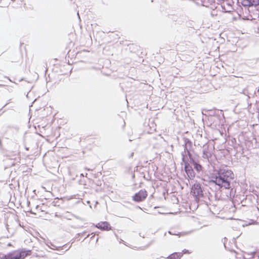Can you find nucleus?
Instances as JSON below:
<instances>
[{"label":"nucleus","mask_w":259,"mask_h":259,"mask_svg":"<svg viewBox=\"0 0 259 259\" xmlns=\"http://www.w3.org/2000/svg\"><path fill=\"white\" fill-rule=\"evenodd\" d=\"M216 172V174L211 175L209 177V183L214 184L220 188L230 189L231 181L234 178L232 170L228 168H221Z\"/></svg>","instance_id":"nucleus-1"},{"label":"nucleus","mask_w":259,"mask_h":259,"mask_svg":"<svg viewBox=\"0 0 259 259\" xmlns=\"http://www.w3.org/2000/svg\"><path fill=\"white\" fill-rule=\"evenodd\" d=\"M191 193L195 197L196 200L204 197L201 185L199 183H196L192 185Z\"/></svg>","instance_id":"nucleus-2"},{"label":"nucleus","mask_w":259,"mask_h":259,"mask_svg":"<svg viewBox=\"0 0 259 259\" xmlns=\"http://www.w3.org/2000/svg\"><path fill=\"white\" fill-rule=\"evenodd\" d=\"M27 255V253L24 251H14L7 254V259H22Z\"/></svg>","instance_id":"nucleus-3"},{"label":"nucleus","mask_w":259,"mask_h":259,"mask_svg":"<svg viewBox=\"0 0 259 259\" xmlns=\"http://www.w3.org/2000/svg\"><path fill=\"white\" fill-rule=\"evenodd\" d=\"M147 196V192L145 190H141L133 196V200L136 202H141Z\"/></svg>","instance_id":"nucleus-4"},{"label":"nucleus","mask_w":259,"mask_h":259,"mask_svg":"<svg viewBox=\"0 0 259 259\" xmlns=\"http://www.w3.org/2000/svg\"><path fill=\"white\" fill-rule=\"evenodd\" d=\"M189 162H186L184 164V169L187 175L190 179H193L195 176V173Z\"/></svg>","instance_id":"nucleus-5"},{"label":"nucleus","mask_w":259,"mask_h":259,"mask_svg":"<svg viewBox=\"0 0 259 259\" xmlns=\"http://www.w3.org/2000/svg\"><path fill=\"white\" fill-rule=\"evenodd\" d=\"M212 149L211 148H210L208 145H204L203 149L202 157L204 159H206L209 161V158L212 156Z\"/></svg>","instance_id":"nucleus-6"},{"label":"nucleus","mask_w":259,"mask_h":259,"mask_svg":"<svg viewBox=\"0 0 259 259\" xmlns=\"http://www.w3.org/2000/svg\"><path fill=\"white\" fill-rule=\"evenodd\" d=\"M95 227L102 231H109L111 229L110 224L106 221L101 222L96 224Z\"/></svg>","instance_id":"nucleus-7"},{"label":"nucleus","mask_w":259,"mask_h":259,"mask_svg":"<svg viewBox=\"0 0 259 259\" xmlns=\"http://www.w3.org/2000/svg\"><path fill=\"white\" fill-rule=\"evenodd\" d=\"M192 165H193L194 168L197 172L198 174H201L203 172V167L196 160L194 162H192L191 163Z\"/></svg>","instance_id":"nucleus-8"},{"label":"nucleus","mask_w":259,"mask_h":259,"mask_svg":"<svg viewBox=\"0 0 259 259\" xmlns=\"http://www.w3.org/2000/svg\"><path fill=\"white\" fill-rule=\"evenodd\" d=\"M183 256V253L182 252H174L168 255L167 258L168 259H180Z\"/></svg>","instance_id":"nucleus-9"},{"label":"nucleus","mask_w":259,"mask_h":259,"mask_svg":"<svg viewBox=\"0 0 259 259\" xmlns=\"http://www.w3.org/2000/svg\"><path fill=\"white\" fill-rule=\"evenodd\" d=\"M184 144L186 145L189 151H193L192 148V142L188 138L184 137L183 138Z\"/></svg>","instance_id":"nucleus-10"},{"label":"nucleus","mask_w":259,"mask_h":259,"mask_svg":"<svg viewBox=\"0 0 259 259\" xmlns=\"http://www.w3.org/2000/svg\"><path fill=\"white\" fill-rule=\"evenodd\" d=\"M256 254V252L253 251L250 253L244 252L243 255V259H251L254 257V255Z\"/></svg>","instance_id":"nucleus-11"},{"label":"nucleus","mask_w":259,"mask_h":259,"mask_svg":"<svg viewBox=\"0 0 259 259\" xmlns=\"http://www.w3.org/2000/svg\"><path fill=\"white\" fill-rule=\"evenodd\" d=\"M248 6H256L259 5V0H247Z\"/></svg>","instance_id":"nucleus-12"},{"label":"nucleus","mask_w":259,"mask_h":259,"mask_svg":"<svg viewBox=\"0 0 259 259\" xmlns=\"http://www.w3.org/2000/svg\"><path fill=\"white\" fill-rule=\"evenodd\" d=\"M182 162L185 164L186 162H189V160L187 157V151H183L181 153Z\"/></svg>","instance_id":"nucleus-13"},{"label":"nucleus","mask_w":259,"mask_h":259,"mask_svg":"<svg viewBox=\"0 0 259 259\" xmlns=\"http://www.w3.org/2000/svg\"><path fill=\"white\" fill-rule=\"evenodd\" d=\"M192 152H193V151H188L187 152V156L189 157V159L190 160L189 163H192V162H194L196 159L195 158V157L193 156L192 154Z\"/></svg>","instance_id":"nucleus-14"},{"label":"nucleus","mask_w":259,"mask_h":259,"mask_svg":"<svg viewBox=\"0 0 259 259\" xmlns=\"http://www.w3.org/2000/svg\"><path fill=\"white\" fill-rule=\"evenodd\" d=\"M51 245L53 247H50L51 249L59 250V251L61 250L62 249H66V245H63L62 246H60V247H56L55 245H54V244H53L52 243H51Z\"/></svg>","instance_id":"nucleus-15"},{"label":"nucleus","mask_w":259,"mask_h":259,"mask_svg":"<svg viewBox=\"0 0 259 259\" xmlns=\"http://www.w3.org/2000/svg\"><path fill=\"white\" fill-rule=\"evenodd\" d=\"M227 241V238L226 237H224L223 239H222V242L224 244V247L227 249V247H226V242Z\"/></svg>","instance_id":"nucleus-16"},{"label":"nucleus","mask_w":259,"mask_h":259,"mask_svg":"<svg viewBox=\"0 0 259 259\" xmlns=\"http://www.w3.org/2000/svg\"><path fill=\"white\" fill-rule=\"evenodd\" d=\"M7 254L0 255V259H7Z\"/></svg>","instance_id":"nucleus-17"},{"label":"nucleus","mask_w":259,"mask_h":259,"mask_svg":"<svg viewBox=\"0 0 259 259\" xmlns=\"http://www.w3.org/2000/svg\"><path fill=\"white\" fill-rule=\"evenodd\" d=\"M183 146H184V151H187V152L188 151H189V150H188V148L187 147L186 145L185 144H184Z\"/></svg>","instance_id":"nucleus-18"},{"label":"nucleus","mask_w":259,"mask_h":259,"mask_svg":"<svg viewBox=\"0 0 259 259\" xmlns=\"http://www.w3.org/2000/svg\"><path fill=\"white\" fill-rule=\"evenodd\" d=\"M183 253H190L189 251L188 250H186V249L183 250Z\"/></svg>","instance_id":"nucleus-19"},{"label":"nucleus","mask_w":259,"mask_h":259,"mask_svg":"<svg viewBox=\"0 0 259 259\" xmlns=\"http://www.w3.org/2000/svg\"><path fill=\"white\" fill-rule=\"evenodd\" d=\"M154 242V240H152L150 241V242L149 243V244L148 245V246H149L151 244H152L153 242Z\"/></svg>","instance_id":"nucleus-20"},{"label":"nucleus","mask_w":259,"mask_h":259,"mask_svg":"<svg viewBox=\"0 0 259 259\" xmlns=\"http://www.w3.org/2000/svg\"><path fill=\"white\" fill-rule=\"evenodd\" d=\"M246 1L247 0H244V2H243V3H244L243 5H245V6H247V3L246 2Z\"/></svg>","instance_id":"nucleus-21"},{"label":"nucleus","mask_w":259,"mask_h":259,"mask_svg":"<svg viewBox=\"0 0 259 259\" xmlns=\"http://www.w3.org/2000/svg\"><path fill=\"white\" fill-rule=\"evenodd\" d=\"M133 155H134V152H132V153L130 154V155L129 157H130V158H132V157L133 156Z\"/></svg>","instance_id":"nucleus-22"},{"label":"nucleus","mask_w":259,"mask_h":259,"mask_svg":"<svg viewBox=\"0 0 259 259\" xmlns=\"http://www.w3.org/2000/svg\"><path fill=\"white\" fill-rule=\"evenodd\" d=\"M89 234H88L83 239V240H84L86 238H87L89 236Z\"/></svg>","instance_id":"nucleus-23"},{"label":"nucleus","mask_w":259,"mask_h":259,"mask_svg":"<svg viewBox=\"0 0 259 259\" xmlns=\"http://www.w3.org/2000/svg\"><path fill=\"white\" fill-rule=\"evenodd\" d=\"M168 233H169L170 234H173L171 231H168ZM174 235H176V234H174Z\"/></svg>","instance_id":"nucleus-24"},{"label":"nucleus","mask_w":259,"mask_h":259,"mask_svg":"<svg viewBox=\"0 0 259 259\" xmlns=\"http://www.w3.org/2000/svg\"><path fill=\"white\" fill-rule=\"evenodd\" d=\"M257 93L258 94V95H259V87H258V90H257Z\"/></svg>","instance_id":"nucleus-25"},{"label":"nucleus","mask_w":259,"mask_h":259,"mask_svg":"<svg viewBox=\"0 0 259 259\" xmlns=\"http://www.w3.org/2000/svg\"><path fill=\"white\" fill-rule=\"evenodd\" d=\"M24 80V79H23V78H21L19 81H21L22 80Z\"/></svg>","instance_id":"nucleus-26"},{"label":"nucleus","mask_w":259,"mask_h":259,"mask_svg":"<svg viewBox=\"0 0 259 259\" xmlns=\"http://www.w3.org/2000/svg\"><path fill=\"white\" fill-rule=\"evenodd\" d=\"M9 104V103H7V104H5V105L4 106V107H5L6 105H7L8 104Z\"/></svg>","instance_id":"nucleus-27"},{"label":"nucleus","mask_w":259,"mask_h":259,"mask_svg":"<svg viewBox=\"0 0 259 259\" xmlns=\"http://www.w3.org/2000/svg\"><path fill=\"white\" fill-rule=\"evenodd\" d=\"M77 15H78V17H79V18L80 19V17H79V13H78V12L77 13Z\"/></svg>","instance_id":"nucleus-28"},{"label":"nucleus","mask_w":259,"mask_h":259,"mask_svg":"<svg viewBox=\"0 0 259 259\" xmlns=\"http://www.w3.org/2000/svg\"><path fill=\"white\" fill-rule=\"evenodd\" d=\"M81 177H84V175L82 174H81Z\"/></svg>","instance_id":"nucleus-29"},{"label":"nucleus","mask_w":259,"mask_h":259,"mask_svg":"<svg viewBox=\"0 0 259 259\" xmlns=\"http://www.w3.org/2000/svg\"><path fill=\"white\" fill-rule=\"evenodd\" d=\"M68 249H69V248H66V249H65V251L68 250Z\"/></svg>","instance_id":"nucleus-30"},{"label":"nucleus","mask_w":259,"mask_h":259,"mask_svg":"<svg viewBox=\"0 0 259 259\" xmlns=\"http://www.w3.org/2000/svg\"><path fill=\"white\" fill-rule=\"evenodd\" d=\"M258 259H259V256H258Z\"/></svg>","instance_id":"nucleus-31"}]
</instances>
